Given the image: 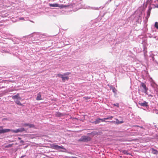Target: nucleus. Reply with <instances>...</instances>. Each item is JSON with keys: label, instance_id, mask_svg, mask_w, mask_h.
<instances>
[{"label": "nucleus", "instance_id": "obj_14", "mask_svg": "<svg viewBox=\"0 0 158 158\" xmlns=\"http://www.w3.org/2000/svg\"><path fill=\"white\" fill-rule=\"evenodd\" d=\"M100 122V118H98L96 119L95 121L93 122V123L95 124H96L99 123Z\"/></svg>", "mask_w": 158, "mask_h": 158}, {"label": "nucleus", "instance_id": "obj_5", "mask_svg": "<svg viewBox=\"0 0 158 158\" xmlns=\"http://www.w3.org/2000/svg\"><path fill=\"white\" fill-rule=\"evenodd\" d=\"M22 126L24 127H28L29 128H33L35 127V126L34 124L28 123H23L22 124Z\"/></svg>", "mask_w": 158, "mask_h": 158}, {"label": "nucleus", "instance_id": "obj_34", "mask_svg": "<svg viewBox=\"0 0 158 158\" xmlns=\"http://www.w3.org/2000/svg\"><path fill=\"white\" fill-rule=\"evenodd\" d=\"M152 59L153 61H154V57H152Z\"/></svg>", "mask_w": 158, "mask_h": 158}, {"label": "nucleus", "instance_id": "obj_3", "mask_svg": "<svg viewBox=\"0 0 158 158\" xmlns=\"http://www.w3.org/2000/svg\"><path fill=\"white\" fill-rule=\"evenodd\" d=\"M52 147L53 148L56 150H58L60 149H64L65 150H66V149L63 146H60L57 145L53 144L52 145Z\"/></svg>", "mask_w": 158, "mask_h": 158}, {"label": "nucleus", "instance_id": "obj_13", "mask_svg": "<svg viewBox=\"0 0 158 158\" xmlns=\"http://www.w3.org/2000/svg\"><path fill=\"white\" fill-rule=\"evenodd\" d=\"M64 76H63V77H62V81L63 82H64L66 80H68L69 79L68 77Z\"/></svg>", "mask_w": 158, "mask_h": 158}, {"label": "nucleus", "instance_id": "obj_1", "mask_svg": "<svg viewBox=\"0 0 158 158\" xmlns=\"http://www.w3.org/2000/svg\"><path fill=\"white\" fill-rule=\"evenodd\" d=\"M91 138L88 136L83 135L78 140V142H87L91 141Z\"/></svg>", "mask_w": 158, "mask_h": 158}, {"label": "nucleus", "instance_id": "obj_6", "mask_svg": "<svg viewBox=\"0 0 158 158\" xmlns=\"http://www.w3.org/2000/svg\"><path fill=\"white\" fill-rule=\"evenodd\" d=\"M141 86L143 88V89L142 90L143 92L145 93H146L148 89L146 87L145 84L141 82Z\"/></svg>", "mask_w": 158, "mask_h": 158}, {"label": "nucleus", "instance_id": "obj_20", "mask_svg": "<svg viewBox=\"0 0 158 158\" xmlns=\"http://www.w3.org/2000/svg\"><path fill=\"white\" fill-rule=\"evenodd\" d=\"M57 116L58 117H60L61 116H62L63 115V114H62L61 113H58L57 114Z\"/></svg>", "mask_w": 158, "mask_h": 158}, {"label": "nucleus", "instance_id": "obj_32", "mask_svg": "<svg viewBox=\"0 0 158 158\" xmlns=\"http://www.w3.org/2000/svg\"><path fill=\"white\" fill-rule=\"evenodd\" d=\"M156 114H158V111L157 110H156Z\"/></svg>", "mask_w": 158, "mask_h": 158}, {"label": "nucleus", "instance_id": "obj_2", "mask_svg": "<svg viewBox=\"0 0 158 158\" xmlns=\"http://www.w3.org/2000/svg\"><path fill=\"white\" fill-rule=\"evenodd\" d=\"M138 104L141 106L145 107H148V103L145 101L141 102L139 101L138 102Z\"/></svg>", "mask_w": 158, "mask_h": 158}, {"label": "nucleus", "instance_id": "obj_26", "mask_svg": "<svg viewBox=\"0 0 158 158\" xmlns=\"http://www.w3.org/2000/svg\"><path fill=\"white\" fill-rule=\"evenodd\" d=\"M105 120H106V118H100V121H101L102 122H105Z\"/></svg>", "mask_w": 158, "mask_h": 158}, {"label": "nucleus", "instance_id": "obj_35", "mask_svg": "<svg viewBox=\"0 0 158 158\" xmlns=\"http://www.w3.org/2000/svg\"><path fill=\"white\" fill-rule=\"evenodd\" d=\"M156 7L158 8V4L157 5Z\"/></svg>", "mask_w": 158, "mask_h": 158}, {"label": "nucleus", "instance_id": "obj_18", "mask_svg": "<svg viewBox=\"0 0 158 158\" xmlns=\"http://www.w3.org/2000/svg\"><path fill=\"white\" fill-rule=\"evenodd\" d=\"M122 152L124 154H126L127 155H128L129 154V153H127V152L126 150H123L122 151Z\"/></svg>", "mask_w": 158, "mask_h": 158}, {"label": "nucleus", "instance_id": "obj_12", "mask_svg": "<svg viewBox=\"0 0 158 158\" xmlns=\"http://www.w3.org/2000/svg\"><path fill=\"white\" fill-rule=\"evenodd\" d=\"M49 5L50 7H57L59 6V4L57 3H49Z\"/></svg>", "mask_w": 158, "mask_h": 158}, {"label": "nucleus", "instance_id": "obj_21", "mask_svg": "<svg viewBox=\"0 0 158 158\" xmlns=\"http://www.w3.org/2000/svg\"><path fill=\"white\" fill-rule=\"evenodd\" d=\"M135 126L138 127L140 128H141V129H143V130H146L145 128L144 127H142V126H138V125H136V126Z\"/></svg>", "mask_w": 158, "mask_h": 158}, {"label": "nucleus", "instance_id": "obj_30", "mask_svg": "<svg viewBox=\"0 0 158 158\" xmlns=\"http://www.w3.org/2000/svg\"><path fill=\"white\" fill-rule=\"evenodd\" d=\"M24 18H23V17H21V18H19V20H23L24 19Z\"/></svg>", "mask_w": 158, "mask_h": 158}, {"label": "nucleus", "instance_id": "obj_9", "mask_svg": "<svg viewBox=\"0 0 158 158\" xmlns=\"http://www.w3.org/2000/svg\"><path fill=\"white\" fill-rule=\"evenodd\" d=\"M12 98L13 99H18L19 100H20L21 99V98L19 97V94L18 93L15 95L12 96Z\"/></svg>", "mask_w": 158, "mask_h": 158}, {"label": "nucleus", "instance_id": "obj_17", "mask_svg": "<svg viewBox=\"0 0 158 158\" xmlns=\"http://www.w3.org/2000/svg\"><path fill=\"white\" fill-rule=\"evenodd\" d=\"M145 130H143V129H141V130L139 131H140L139 133H140V134L141 135H143L145 134V132H144V131Z\"/></svg>", "mask_w": 158, "mask_h": 158}, {"label": "nucleus", "instance_id": "obj_10", "mask_svg": "<svg viewBox=\"0 0 158 158\" xmlns=\"http://www.w3.org/2000/svg\"><path fill=\"white\" fill-rule=\"evenodd\" d=\"M115 119L116 120V122H115L114 121H112L111 122H112V123H115L116 124H120L123 123L124 122L123 121H119L118 120L117 118H115Z\"/></svg>", "mask_w": 158, "mask_h": 158}, {"label": "nucleus", "instance_id": "obj_24", "mask_svg": "<svg viewBox=\"0 0 158 158\" xmlns=\"http://www.w3.org/2000/svg\"><path fill=\"white\" fill-rule=\"evenodd\" d=\"M155 27L158 29V23L156 22L155 24Z\"/></svg>", "mask_w": 158, "mask_h": 158}, {"label": "nucleus", "instance_id": "obj_36", "mask_svg": "<svg viewBox=\"0 0 158 158\" xmlns=\"http://www.w3.org/2000/svg\"><path fill=\"white\" fill-rule=\"evenodd\" d=\"M155 61L156 62V63L158 64V63L157 62H156V60H155Z\"/></svg>", "mask_w": 158, "mask_h": 158}, {"label": "nucleus", "instance_id": "obj_19", "mask_svg": "<svg viewBox=\"0 0 158 158\" xmlns=\"http://www.w3.org/2000/svg\"><path fill=\"white\" fill-rule=\"evenodd\" d=\"M113 118V116H108L106 118V119H111L112 118Z\"/></svg>", "mask_w": 158, "mask_h": 158}, {"label": "nucleus", "instance_id": "obj_23", "mask_svg": "<svg viewBox=\"0 0 158 158\" xmlns=\"http://www.w3.org/2000/svg\"><path fill=\"white\" fill-rule=\"evenodd\" d=\"M71 74L70 73L67 72L63 74L64 76H68Z\"/></svg>", "mask_w": 158, "mask_h": 158}, {"label": "nucleus", "instance_id": "obj_33", "mask_svg": "<svg viewBox=\"0 0 158 158\" xmlns=\"http://www.w3.org/2000/svg\"><path fill=\"white\" fill-rule=\"evenodd\" d=\"M3 127L2 126H0V129L2 128Z\"/></svg>", "mask_w": 158, "mask_h": 158}, {"label": "nucleus", "instance_id": "obj_28", "mask_svg": "<svg viewBox=\"0 0 158 158\" xmlns=\"http://www.w3.org/2000/svg\"><path fill=\"white\" fill-rule=\"evenodd\" d=\"M136 18H137L138 19V21H137V22H139V19H140V16L139 15L138 16H137V17L135 18V19H136Z\"/></svg>", "mask_w": 158, "mask_h": 158}, {"label": "nucleus", "instance_id": "obj_15", "mask_svg": "<svg viewBox=\"0 0 158 158\" xmlns=\"http://www.w3.org/2000/svg\"><path fill=\"white\" fill-rule=\"evenodd\" d=\"M15 103L18 105L20 106H22L23 104L20 102V101L18 100H16L15 101Z\"/></svg>", "mask_w": 158, "mask_h": 158}, {"label": "nucleus", "instance_id": "obj_7", "mask_svg": "<svg viewBox=\"0 0 158 158\" xmlns=\"http://www.w3.org/2000/svg\"><path fill=\"white\" fill-rule=\"evenodd\" d=\"M10 131V130L9 129H0V135L2 134H4Z\"/></svg>", "mask_w": 158, "mask_h": 158}, {"label": "nucleus", "instance_id": "obj_16", "mask_svg": "<svg viewBox=\"0 0 158 158\" xmlns=\"http://www.w3.org/2000/svg\"><path fill=\"white\" fill-rule=\"evenodd\" d=\"M152 153L153 154H158V151L156 149L152 148Z\"/></svg>", "mask_w": 158, "mask_h": 158}, {"label": "nucleus", "instance_id": "obj_27", "mask_svg": "<svg viewBox=\"0 0 158 158\" xmlns=\"http://www.w3.org/2000/svg\"><path fill=\"white\" fill-rule=\"evenodd\" d=\"M64 76L63 74H58L57 75V76L59 77H60L62 78V77Z\"/></svg>", "mask_w": 158, "mask_h": 158}, {"label": "nucleus", "instance_id": "obj_8", "mask_svg": "<svg viewBox=\"0 0 158 158\" xmlns=\"http://www.w3.org/2000/svg\"><path fill=\"white\" fill-rule=\"evenodd\" d=\"M151 9H152V8H151L150 7H149V8L147 11V15L146 17V19H148V18L150 16L151 11Z\"/></svg>", "mask_w": 158, "mask_h": 158}, {"label": "nucleus", "instance_id": "obj_11", "mask_svg": "<svg viewBox=\"0 0 158 158\" xmlns=\"http://www.w3.org/2000/svg\"><path fill=\"white\" fill-rule=\"evenodd\" d=\"M36 99L38 101L41 100L42 99L41 98V93L40 92H39L37 94Z\"/></svg>", "mask_w": 158, "mask_h": 158}, {"label": "nucleus", "instance_id": "obj_29", "mask_svg": "<svg viewBox=\"0 0 158 158\" xmlns=\"http://www.w3.org/2000/svg\"><path fill=\"white\" fill-rule=\"evenodd\" d=\"M152 0H148L147 2L148 3H151L152 2Z\"/></svg>", "mask_w": 158, "mask_h": 158}, {"label": "nucleus", "instance_id": "obj_25", "mask_svg": "<svg viewBox=\"0 0 158 158\" xmlns=\"http://www.w3.org/2000/svg\"><path fill=\"white\" fill-rule=\"evenodd\" d=\"M113 106H116L117 107H118L119 106V105L118 103H116L113 104Z\"/></svg>", "mask_w": 158, "mask_h": 158}, {"label": "nucleus", "instance_id": "obj_4", "mask_svg": "<svg viewBox=\"0 0 158 158\" xmlns=\"http://www.w3.org/2000/svg\"><path fill=\"white\" fill-rule=\"evenodd\" d=\"M25 130L23 128H20L16 130H11V131L13 133H18L19 132H22L25 131Z\"/></svg>", "mask_w": 158, "mask_h": 158}, {"label": "nucleus", "instance_id": "obj_22", "mask_svg": "<svg viewBox=\"0 0 158 158\" xmlns=\"http://www.w3.org/2000/svg\"><path fill=\"white\" fill-rule=\"evenodd\" d=\"M112 91L114 93H116V89L115 88V87H112Z\"/></svg>", "mask_w": 158, "mask_h": 158}, {"label": "nucleus", "instance_id": "obj_31", "mask_svg": "<svg viewBox=\"0 0 158 158\" xmlns=\"http://www.w3.org/2000/svg\"><path fill=\"white\" fill-rule=\"evenodd\" d=\"M25 156H26V155H23V156H22L20 158H23L24 157H25Z\"/></svg>", "mask_w": 158, "mask_h": 158}]
</instances>
